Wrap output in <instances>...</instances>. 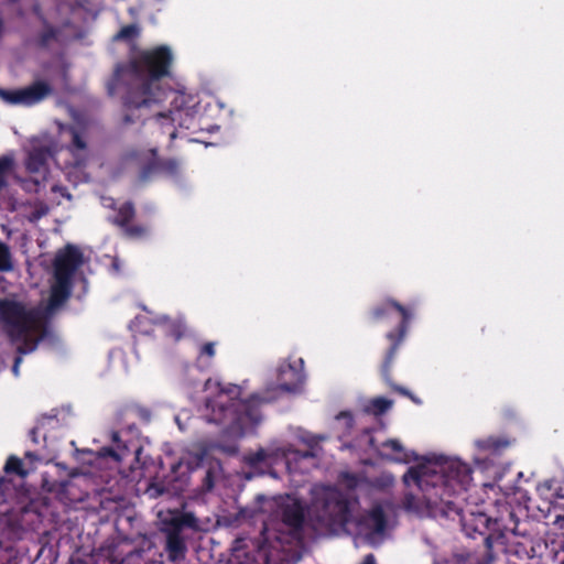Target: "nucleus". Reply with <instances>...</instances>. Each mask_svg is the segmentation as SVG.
<instances>
[{"label": "nucleus", "instance_id": "1", "mask_svg": "<svg viewBox=\"0 0 564 564\" xmlns=\"http://www.w3.org/2000/svg\"><path fill=\"white\" fill-rule=\"evenodd\" d=\"M172 64V51L165 45L134 50L126 62L116 64L107 91L120 98L124 124L141 121L148 110L169 96L174 97L173 101L177 99V93L162 84L171 76Z\"/></svg>", "mask_w": 564, "mask_h": 564}, {"label": "nucleus", "instance_id": "2", "mask_svg": "<svg viewBox=\"0 0 564 564\" xmlns=\"http://www.w3.org/2000/svg\"><path fill=\"white\" fill-rule=\"evenodd\" d=\"M205 408L209 412L208 421L226 425L231 431H242L261 421L260 404L269 399L252 394L248 400L240 399L241 388L237 384L223 386L207 379Z\"/></svg>", "mask_w": 564, "mask_h": 564}, {"label": "nucleus", "instance_id": "3", "mask_svg": "<svg viewBox=\"0 0 564 564\" xmlns=\"http://www.w3.org/2000/svg\"><path fill=\"white\" fill-rule=\"evenodd\" d=\"M279 518L273 525L264 523L259 539L252 543L263 564H270L274 552H283L303 540L305 511L299 500L281 505Z\"/></svg>", "mask_w": 564, "mask_h": 564}, {"label": "nucleus", "instance_id": "4", "mask_svg": "<svg viewBox=\"0 0 564 564\" xmlns=\"http://www.w3.org/2000/svg\"><path fill=\"white\" fill-rule=\"evenodd\" d=\"M438 470L431 465H416L408 469L403 475L406 486L415 485L417 488L431 487L443 492L467 491L473 480L471 467L459 460L453 459L438 466Z\"/></svg>", "mask_w": 564, "mask_h": 564}, {"label": "nucleus", "instance_id": "5", "mask_svg": "<svg viewBox=\"0 0 564 564\" xmlns=\"http://www.w3.org/2000/svg\"><path fill=\"white\" fill-rule=\"evenodd\" d=\"M423 494V501L426 509L434 517L441 516L449 520H458L466 536L476 540V533L485 530L488 523L486 513L479 510H464L456 499L462 494L443 492L431 487L419 488Z\"/></svg>", "mask_w": 564, "mask_h": 564}, {"label": "nucleus", "instance_id": "6", "mask_svg": "<svg viewBox=\"0 0 564 564\" xmlns=\"http://www.w3.org/2000/svg\"><path fill=\"white\" fill-rule=\"evenodd\" d=\"M393 313L400 315V322L394 329L386 334L389 347L381 362V371L386 377L389 376V370L393 367L397 352L406 337L413 314L409 307L392 297H386L380 303L373 305L368 313V317L372 323L387 321Z\"/></svg>", "mask_w": 564, "mask_h": 564}, {"label": "nucleus", "instance_id": "7", "mask_svg": "<svg viewBox=\"0 0 564 564\" xmlns=\"http://www.w3.org/2000/svg\"><path fill=\"white\" fill-rule=\"evenodd\" d=\"M0 319L10 340L21 343L17 348L20 355L35 349L37 341L31 336L36 323V315L33 311L26 310L23 303L15 300L0 299Z\"/></svg>", "mask_w": 564, "mask_h": 564}, {"label": "nucleus", "instance_id": "8", "mask_svg": "<svg viewBox=\"0 0 564 564\" xmlns=\"http://www.w3.org/2000/svg\"><path fill=\"white\" fill-rule=\"evenodd\" d=\"M488 519L487 528L476 533V539H480L485 544H490V549L499 552L506 550V534L525 535V531L520 528V520L513 508L506 503L498 509V516L492 518L486 513Z\"/></svg>", "mask_w": 564, "mask_h": 564}, {"label": "nucleus", "instance_id": "9", "mask_svg": "<svg viewBox=\"0 0 564 564\" xmlns=\"http://www.w3.org/2000/svg\"><path fill=\"white\" fill-rule=\"evenodd\" d=\"M313 507L328 527H345L351 520V503L347 495L335 487H324L315 494Z\"/></svg>", "mask_w": 564, "mask_h": 564}, {"label": "nucleus", "instance_id": "10", "mask_svg": "<svg viewBox=\"0 0 564 564\" xmlns=\"http://www.w3.org/2000/svg\"><path fill=\"white\" fill-rule=\"evenodd\" d=\"M193 520V516L185 514L182 518L173 519L171 525L164 530V551L170 562L180 563L185 560L187 545L182 535V529L184 525H191Z\"/></svg>", "mask_w": 564, "mask_h": 564}, {"label": "nucleus", "instance_id": "11", "mask_svg": "<svg viewBox=\"0 0 564 564\" xmlns=\"http://www.w3.org/2000/svg\"><path fill=\"white\" fill-rule=\"evenodd\" d=\"M53 93L51 85L44 80H35L30 86L21 89L6 90L0 89V96L3 100L12 105L32 106L44 100Z\"/></svg>", "mask_w": 564, "mask_h": 564}, {"label": "nucleus", "instance_id": "12", "mask_svg": "<svg viewBox=\"0 0 564 564\" xmlns=\"http://www.w3.org/2000/svg\"><path fill=\"white\" fill-rule=\"evenodd\" d=\"M109 207L117 212L113 217L109 218V221L112 225L120 227L127 237L141 238L147 234V228L144 226L131 224L135 217V207L132 202H124L117 207L115 200L111 199Z\"/></svg>", "mask_w": 564, "mask_h": 564}, {"label": "nucleus", "instance_id": "13", "mask_svg": "<svg viewBox=\"0 0 564 564\" xmlns=\"http://www.w3.org/2000/svg\"><path fill=\"white\" fill-rule=\"evenodd\" d=\"M84 258L82 251L73 245H67L63 250H59L54 259V278L67 279L73 281V278L83 264Z\"/></svg>", "mask_w": 564, "mask_h": 564}, {"label": "nucleus", "instance_id": "14", "mask_svg": "<svg viewBox=\"0 0 564 564\" xmlns=\"http://www.w3.org/2000/svg\"><path fill=\"white\" fill-rule=\"evenodd\" d=\"M53 156V152L47 147L33 148L26 158V171L33 175L35 184L43 183L50 174L48 161Z\"/></svg>", "mask_w": 564, "mask_h": 564}, {"label": "nucleus", "instance_id": "15", "mask_svg": "<svg viewBox=\"0 0 564 564\" xmlns=\"http://www.w3.org/2000/svg\"><path fill=\"white\" fill-rule=\"evenodd\" d=\"M304 361L300 358L297 361L282 364L278 368V387L282 391L293 392L300 388L304 381L303 372Z\"/></svg>", "mask_w": 564, "mask_h": 564}, {"label": "nucleus", "instance_id": "16", "mask_svg": "<svg viewBox=\"0 0 564 564\" xmlns=\"http://www.w3.org/2000/svg\"><path fill=\"white\" fill-rule=\"evenodd\" d=\"M496 558V551L490 549V544L481 542V545L473 551L455 553L443 563L434 564H492Z\"/></svg>", "mask_w": 564, "mask_h": 564}, {"label": "nucleus", "instance_id": "17", "mask_svg": "<svg viewBox=\"0 0 564 564\" xmlns=\"http://www.w3.org/2000/svg\"><path fill=\"white\" fill-rule=\"evenodd\" d=\"M372 534H383L388 525V518L381 505H375L360 521Z\"/></svg>", "mask_w": 564, "mask_h": 564}, {"label": "nucleus", "instance_id": "18", "mask_svg": "<svg viewBox=\"0 0 564 564\" xmlns=\"http://www.w3.org/2000/svg\"><path fill=\"white\" fill-rule=\"evenodd\" d=\"M286 456L285 451L280 448L278 449H264L259 448L253 453H249L245 456V463L250 468H259L261 466L269 467L271 466L278 458Z\"/></svg>", "mask_w": 564, "mask_h": 564}, {"label": "nucleus", "instance_id": "19", "mask_svg": "<svg viewBox=\"0 0 564 564\" xmlns=\"http://www.w3.org/2000/svg\"><path fill=\"white\" fill-rule=\"evenodd\" d=\"M54 279L55 282L51 289L50 305L56 307L69 299L73 289V281L61 278Z\"/></svg>", "mask_w": 564, "mask_h": 564}, {"label": "nucleus", "instance_id": "20", "mask_svg": "<svg viewBox=\"0 0 564 564\" xmlns=\"http://www.w3.org/2000/svg\"><path fill=\"white\" fill-rule=\"evenodd\" d=\"M381 447L383 451H387L381 453V455L387 459L398 463L409 462V455L400 441L394 438L387 440L381 444Z\"/></svg>", "mask_w": 564, "mask_h": 564}, {"label": "nucleus", "instance_id": "21", "mask_svg": "<svg viewBox=\"0 0 564 564\" xmlns=\"http://www.w3.org/2000/svg\"><path fill=\"white\" fill-rule=\"evenodd\" d=\"M159 323L165 327L166 336L174 340H180L187 330L186 323L183 318L173 319L169 316H162L159 318Z\"/></svg>", "mask_w": 564, "mask_h": 564}, {"label": "nucleus", "instance_id": "22", "mask_svg": "<svg viewBox=\"0 0 564 564\" xmlns=\"http://www.w3.org/2000/svg\"><path fill=\"white\" fill-rule=\"evenodd\" d=\"M475 445L481 452L497 454L509 446V441L499 436H487L476 440Z\"/></svg>", "mask_w": 564, "mask_h": 564}, {"label": "nucleus", "instance_id": "23", "mask_svg": "<svg viewBox=\"0 0 564 564\" xmlns=\"http://www.w3.org/2000/svg\"><path fill=\"white\" fill-rule=\"evenodd\" d=\"M216 356V343L207 341L204 343L198 350L197 364L202 367L208 368L212 366V360Z\"/></svg>", "mask_w": 564, "mask_h": 564}, {"label": "nucleus", "instance_id": "24", "mask_svg": "<svg viewBox=\"0 0 564 564\" xmlns=\"http://www.w3.org/2000/svg\"><path fill=\"white\" fill-rule=\"evenodd\" d=\"M393 402L383 397H377L368 403L365 411L369 414L381 415L386 413L392 406Z\"/></svg>", "mask_w": 564, "mask_h": 564}, {"label": "nucleus", "instance_id": "25", "mask_svg": "<svg viewBox=\"0 0 564 564\" xmlns=\"http://www.w3.org/2000/svg\"><path fill=\"white\" fill-rule=\"evenodd\" d=\"M391 372H392V369L389 370V376L386 377L383 375V372L380 370V373H381V377L382 379L386 381V383L395 392H398L399 394L403 395V397H406L409 398L413 403L415 404H422V400L420 398H417L416 395H414L410 390H408L406 388L402 387V386H399L395 382L392 381V377H391Z\"/></svg>", "mask_w": 564, "mask_h": 564}, {"label": "nucleus", "instance_id": "26", "mask_svg": "<svg viewBox=\"0 0 564 564\" xmlns=\"http://www.w3.org/2000/svg\"><path fill=\"white\" fill-rule=\"evenodd\" d=\"M57 34L58 31L55 28L51 25L45 26L37 36V45L42 48L47 47L52 41L57 39Z\"/></svg>", "mask_w": 564, "mask_h": 564}, {"label": "nucleus", "instance_id": "27", "mask_svg": "<svg viewBox=\"0 0 564 564\" xmlns=\"http://www.w3.org/2000/svg\"><path fill=\"white\" fill-rule=\"evenodd\" d=\"M13 269L12 258L9 247L0 241V272H9Z\"/></svg>", "mask_w": 564, "mask_h": 564}, {"label": "nucleus", "instance_id": "28", "mask_svg": "<svg viewBox=\"0 0 564 564\" xmlns=\"http://www.w3.org/2000/svg\"><path fill=\"white\" fill-rule=\"evenodd\" d=\"M421 503V499L413 494H405L402 500L403 508L415 513H420L422 511Z\"/></svg>", "mask_w": 564, "mask_h": 564}, {"label": "nucleus", "instance_id": "29", "mask_svg": "<svg viewBox=\"0 0 564 564\" xmlns=\"http://www.w3.org/2000/svg\"><path fill=\"white\" fill-rule=\"evenodd\" d=\"M139 28L135 24H128L120 29L115 39L122 41H131L139 35Z\"/></svg>", "mask_w": 564, "mask_h": 564}, {"label": "nucleus", "instance_id": "30", "mask_svg": "<svg viewBox=\"0 0 564 564\" xmlns=\"http://www.w3.org/2000/svg\"><path fill=\"white\" fill-rule=\"evenodd\" d=\"M23 464L19 457L10 456L6 463L4 470L7 473H15L20 476H25L26 471L22 468Z\"/></svg>", "mask_w": 564, "mask_h": 564}, {"label": "nucleus", "instance_id": "31", "mask_svg": "<svg viewBox=\"0 0 564 564\" xmlns=\"http://www.w3.org/2000/svg\"><path fill=\"white\" fill-rule=\"evenodd\" d=\"M13 161L9 156L0 158V189L6 185V175L12 167Z\"/></svg>", "mask_w": 564, "mask_h": 564}, {"label": "nucleus", "instance_id": "32", "mask_svg": "<svg viewBox=\"0 0 564 564\" xmlns=\"http://www.w3.org/2000/svg\"><path fill=\"white\" fill-rule=\"evenodd\" d=\"M70 133H72L70 149L73 151L85 150L87 148V144H86L85 140L83 139V137L80 135V133L74 128H70Z\"/></svg>", "mask_w": 564, "mask_h": 564}, {"label": "nucleus", "instance_id": "33", "mask_svg": "<svg viewBox=\"0 0 564 564\" xmlns=\"http://www.w3.org/2000/svg\"><path fill=\"white\" fill-rule=\"evenodd\" d=\"M215 484V476L212 468H208L205 473L204 479H203V487L205 490L209 491L214 488Z\"/></svg>", "mask_w": 564, "mask_h": 564}, {"label": "nucleus", "instance_id": "34", "mask_svg": "<svg viewBox=\"0 0 564 564\" xmlns=\"http://www.w3.org/2000/svg\"><path fill=\"white\" fill-rule=\"evenodd\" d=\"M553 564H564V546L554 553Z\"/></svg>", "mask_w": 564, "mask_h": 564}, {"label": "nucleus", "instance_id": "35", "mask_svg": "<svg viewBox=\"0 0 564 564\" xmlns=\"http://www.w3.org/2000/svg\"><path fill=\"white\" fill-rule=\"evenodd\" d=\"M300 458H313L315 457V453L311 449L307 451H295L294 452Z\"/></svg>", "mask_w": 564, "mask_h": 564}, {"label": "nucleus", "instance_id": "36", "mask_svg": "<svg viewBox=\"0 0 564 564\" xmlns=\"http://www.w3.org/2000/svg\"><path fill=\"white\" fill-rule=\"evenodd\" d=\"M52 191L55 192V193H59L64 197L70 198V195L67 193V189L65 187H63V186L54 185L52 187Z\"/></svg>", "mask_w": 564, "mask_h": 564}, {"label": "nucleus", "instance_id": "37", "mask_svg": "<svg viewBox=\"0 0 564 564\" xmlns=\"http://www.w3.org/2000/svg\"><path fill=\"white\" fill-rule=\"evenodd\" d=\"M361 564H376V557L373 554H367L365 557H364V561Z\"/></svg>", "mask_w": 564, "mask_h": 564}, {"label": "nucleus", "instance_id": "38", "mask_svg": "<svg viewBox=\"0 0 564 564\" xmlns=\"http://www.w3.org/2000/svg\"><path fill=\"white\" fill-rule=\"evenodd\" d=\"M21 357H17L15 360H14V364H13V367H12V371L18 375V371H19V365L21 362Z\"/></svg>", "mask_w": 564, "mask_h": 564}, {"label": "nucleus", "instance_id": "39", "mask_svg": "<svg viewBox=\"0 0 564 564\" xmlns=\"http://www.w3.org/2000/svg\"><path fill=\"white\" fill-rule=\"evenodd\" d=\"M7 486H8V482L6 481V479L0 478V499L3 498V496H4L3 487H7Z\"/></svg>", "mask_w": 564, "mask_h": 564}, {"label": "nucleus", "instance_id": "40", "mask_svg": "<svg viewBox=\"0 0 564 564\" xmlns=\"http://www.w3.org/2000/svg\"><path fill=\"white\" fill-rule=\"evenodd\" d=\"M338 417H346L349 422H352V415L349 412H340Z\"/></svg>", "mask_w": 564, "mask_h": 564}, {"label": "nucleus", "instance_id": "41", "mask_svg": "<svg viewBox=\"0 0 564 564\" xmlns=\"http://www.w3.org/2000/svg\"><path fill=\"white\" fill-rule=\"evenodd\" d=\"M555 522L558 523L562 528H564V516H557Z\"/></svg>", "mask_w": 564, "mask_h": 564}, {"label": "nucleus", "instance_id": "42", "mask_svg": "<svg viewBox=\"0 0 564 564\" xmlns=\"http://www.w3.org/2000/svg\"><path fill=\"white\" fill-rule=\"evenodd\" d=\"M36 433H37V429H35V427H34V429H32V430H31V432H30V434H31V436H32V440H33V442H35V443H36Z\"/></svg>", "mask_w": 564, "mask_h": 564}, {"label": "nucleus", "instance_id": "43", "mask_svg": "<svg viewBox=\"0 0 564 564\" xmlns=\"http://www.w3.org/2000/svg\"><path fill=\"white\" fill-rule=\"evenodd\" d=\"M110 455H111L113 458H116L117 460H120L119 455H118L115 451H111V452H110Z\"/></svg>", "mask_w": 564, "mask_h": 564}, {"label": "nucleus", "instance_id": "44", "mask_svg": "<svg viewBox=\"0 0 564 564\" xmlns=\"http://www.w3.org/2000/svg\"><path fill=\"white\" fill-rule=\"evenodd\" d=\"M141 451H142V448H141V447H138V448L135 449V458H137V459H138V456H139V454L141 453Z\"/></svg>", "mask_w": 564, "mask_h": 564}, {"label": "nucleus", "instance_id": "45", "mask_svg": "<svg viewBox=\"0 0 564 564\" xmlns=\"http://www.w3.org/2000/svg\"><path fill=\"white\" fill-rule=\"evenodd\" d=\"M150 172V166L147 167V170L143 171V174H148Z\"/></svg>", "mask_w": 564, "mask_h": 564}, {"label": "nucleus", "instance_id": "46", "mask_svg": "<svg viewBox=\"0 0 564 564\" xmlns=\"http://www.w3.org/2000/svg\"><path fill=\"white\" fill-rule=\"evenodd\" d=\"M25 456H26V457H33V454H32L31 452H28V453L25 454Z\"/></svg>", "mask_w": 564, "mask_h": 564}]
</instances>
